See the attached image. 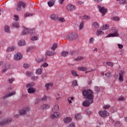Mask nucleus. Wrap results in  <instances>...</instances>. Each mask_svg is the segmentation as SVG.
<instances>
[{"instance_id":"nucleus-49","label":"nucleus","mask_w":127,"mask_h":127,"mask_svg":"<svg viewBox=\"0 0 127 127\" xmlns=\"http://www.w3.org/2000/svg\"><path fill=\"white\" fill-rule=\"evenodd\" d=\"M14 20H15V21H18V20L19 19V17L18 15H14Z\"/></svg>"},{"instance_id":"nucleus-50","label":"nucleus","mask_w":127,"mask_h":127,"mask_svg":"<svg viewBox=\"0 0 127 127\" xmlns=\"http://www.w3.org/2000/svg\"><path fill=\"white\" fill-rule=\"evenodd\" d=\"M95 90L96 92H97L98 93V92H100V87H99V86H95Z\"/></svg>"},{"instance_id":"nucleus-5","label":"nucleus","mask_w":127,"mask_h":127,"mask_svg":"<svg viewBox=\"0 0 127 127\" xmlns=\"http://www.w3.org/2000/svg\"><path fill=\"white\" fill-rule=\"evenodd\" d=\"M11 122H12V119L11 118L5 119L0 122V127H3V126H5V125H8V124H10Z\"/></svg>"},{"instance_id":"nucleus-57","label":"nucleus","mask_w":127,"mask_h":127,"mask_svg":"<svg viewBox=\"0 0 127 127\" xmlns=\"http://www.w3.org/2000/svg\"><path fill=\"white\" fill-rule=\"evenodd\" d=\"M106 77H110V76H112V73L111 72H107L105 74Z\"/></svg>"},{"instance_id":"nucleus-61","label":"nucleus","mask_w":127,"mask_h":127,"mask_svg":"<svg viewBox=\"0 0 127 127\" xmlns=\"http://www.w3.org/2000/svg\"><path fill=\"white\" fill-rule=\"evenodd\" d=\"M118 46L119 47V48H120V49H122L123 47H124V46H123V45H121L120 44H119L118 45Z\"/></svg>"},{"instance_id":"nucleus-1","label":"nucleus","mask_w":127,"mask_h":127,"mask_svg":"<svg viewBox=\"0 0 127 127\" xmlns=\"http://www.w3.org/2000/svg\"><path fill=\"white\" fill-rule=\"evenodd\" d=\"M82 95L85 99H94L93 91L90 89H84L82 90Z\"/></svg>"},{"instance_id":"nucleus-53","label":"nucleus","mask_w":127,"mask_h":127,"mask_svg":"<svg viewBox=\"0 0 127 127\" xmlns=\"http://www.w3.org/2000/svg\"><path fill=\"white\" fill-rule=\"evenodd\" d=\"M72 85L73 86H78V84H77V80L72 81Z\"/></svg>"},{"instance_id":"nucleus-48","label":"nucleus","mask_w":127,"mask_h":127,"mask_svg":"<svg viewBox=\"0 0 127 127\" xmlns=\"http://www.w3.org/2000/svg\"><path fill=\"white\" fill-rule=\"evenodd\" d=\"M41 67H44V68H46V67H48V64L45 63H44Z\"/></svg>"},{"instance_id":"nucleus-2","label":"nucleus","mask_w":127,"mask_h":127,"mask_svg":"<svg viewBox=\"0 0 127 127\" xmlns=\"http://www.w3.org/2000/svg\"><path fill=\"white\" fill-rule=\"evenodd\" d=\"M65 39L68 41H73L78 39V34L76 33L70 32L66 34Z\"/></svg>"},{"instance_id":"nucleus-22","label":"nucleus","mask_w":127,"mask_h":127,"mask_svg":"<svg viewBox=\"0 0 127 127\" xmlns=\"http://www.w3.org/2000/svg\"><path fill=\"white\" fill-rule=\"evenodd\" d=\"M42 70H43L42 68H38L36 70V74L37 75H41V74H42Z\"/></svg>"},{"instance_id":"nucleus-58","label":"nucleus","mask_w":127,"mask_h":127,"mask_svg":"<svg viewBox=\"0 0 127 127\" xmlns=\"http://www.w3.org/2000/svg\"><path fill=\"white\" fill-rule=\"evenodd\" d=\"M94 38H91L89 40V43L90 44H92V43H93V42L94 41Z\"/></svg>"},{"instance_id":"nucleus-4","label":"nucleus","mask_w":127,"mask_h":127,"mask_svg":"<svg viewBox=\"0 0 127 127\" xmlns=\"http://www.w3.org/2000/svg\"><path fill=\"white\" fill-rule=\"evenodd\" d=\"M112 32L113 33L109 34L107 37H118L119 34V31H118V30L116 29L115 28H112L111 29Z\"/></svg>"},{"instance_id":"nucleus-23","label":"nucleus","mask_w":127,"mask_h":127,"mask_svg":"<svg viewBox=\"0 0 127 127\" xmlns=\"http://www.w3.org/2000/svg\"><path fill=\"white\" fill-rule=\"evenodd\" d=\"M77 69L79 71H87V70H88V68L84 66L78 67Z\"/></svg>"},{"instance_id":"nucleus-37","label":"nucleus","mask_w":127,"mask_h":127,"mask_svg":"<svg viewBox=\"0 0 127 127\" xmlns=\"http://www.w3.org/2000/svg\"><path fill=\"white\" fill-rule=\"evenodd\" d=\"M57 48V44H54L51 48L52 50H53V51H55V49H56Z\"/></svg>"},{"instance_id":"nucleus-45","label":"nucleus","mask_w":127,"mask_h":127,"mask_svg":"<svg viewBox=\"0 0 127 127\" xmlns=\"http://www.w3.org/2000/svg\"><path fill=\"white\" fill-rule=\"evenodd\" d=\"M90 17L89 16L84 15L83 16V19H85V20H89L90 19Z\"/></svg>"},{"instance_id":"nucleus-59","label":"nucleus","mask_w":127,"mask_h":127,"mask_svg":"<svg viewBox=\"0 0 127 127\" xmlns=\"http://www.w3.org/2000/svg\"><path fill=\"white\" fill-rule=\"evenodd\" d=\"M23 67L24 68H28V67H29V65H28L27 64H23Z\"/></svg>"},{"instance_id":"nucleus-12","label":"nucleus","mask_w":127,"mask_h":127,"mask_svg":"<svg viewBox=\"0 0 127 127\" xmlns=\"http://www.w3.org/2000/svg\"><path fill=\"white\" fill-rule=\"evenodd\" d=\"M125 75V71L122 70L119 73V80L120 82H124V76Z\"/></svg>"},{"instance_id":"nucleus-17","label":"nucleus","mask_w":127,"mask_h":127,"mask_svg":"<svg viewBox=\"0 0 127 127\" xmlns=\"http://www.w3.org/2000/svg\"><path fill=\"white\" fill-rule=\"evenodd\" d=\"M28 93L29 94H33V93H35L36 89L33 87H29L28 89Z\"/></svg>"},{"instance_id":"nucleus-44","label":"nucleus","mask_w":127,"mask_h":127,"mask_svg":"<svg viewBox=\"0 0 127 127\" xmlns=\"http://www.w3.org/2000/svg\"><path fill=\"white\" fill-rule=\"evenodd\" d=\"M38 39V38H37V36H34L31 38V40H32V41H35L36 40H37Z\"/></svg>"},{"instance_id":"nucleus-32","label":"nucleus","mask_w":127,"mask_h":127,"mask_svg":"<svg viewBox=\"0 0 127 127\" xmlns=\"http://www.w3.org/2000/svg\"><path fill=\"white\" fill-rule=\"evenodd\" d=\"M109 25L106 24L105 26L104 25L103 27H101V30H106V29H109Z\"/></svg>"},{"instance_id":"nucleus-30","label":"nucleus","mask_w":127,"mask_h":127,"mask_svg":"<svg viewBox=\"0 0 127 127\" xmlns=\"http://www.w3.org/2000/svg\"><path fill=\"white\" fill-rule=\"evenodd\" d=\"M69 53L67 51H64L61 53V55L64 56V57H66V56H68Z\"/></svg>"},{"instance_id":"nucleus-42","label":"nucleus","mask_w":127,"mask_h":127,"mask_svg":"<svg viewBox=\"0 0 127 127\" xmlns=\"http://www.w3.org/2000/svg\"><path fill=\"white\" fill-rule=\"evenodd\" d=\"M120 4H127V0H121L120 1Z\"/></svg>"},{"instance_id":"nucleus-34","label":"nucleus","mask_w":127,"mask_h":127,"mask_svg":"<svg viewBox=\"0 0 127 127\" xmlns=\"http://www.w3.org/2000/svg\"><path fill=\"white\" fill-rule=\"evenodd\" d=\"M45 60H46V58H42L38 59L36 61L37 63H40V62H43V61H45Z\"/></svg>"},{"instance_id":"nucleus-35","label":"nucleus","mask_w":127,"mask_h":127,"mask_svg":"<svg viewBox=\"0 0 127 127\" xmlns=\"http://www.w3.org/2000/svg\"><path fill=\"white\" fill-rule=\"evenodd\" d=\"M14 49H15V47H12L8 48L6 50V51L7 52H10V51H13Z\"/></svg>"},{"instance_id":"nucleus-64","label":"nucleus","mask_w":127,"mask_h":127,"mask_svg":"<svg viewBox=\"0 0 127 127\" xmlns=\"http://www.w3.org/2000/svg\"><path fill=\"white\" fill-rule=\"evenodd\" d=\"M14 118H16V119H18L19 118V115L18 114H16L13 116Z\"/></svg>"},{"instance_id":"nucleus-8","label":"nucleus","mask_w":127,"mask_h":127,"mask_svg":"<svg viewBox=\"0 0 127 127\" xmlns=\"http://www.w3.org/2000/svg\"><path fill=\"white\" fill-rule=\"evenodd\" d=\"M98 114L101 118H106V117L109 115V113L105 110H101L99 112Z\"/></svg>"},{"instance_id":"nucleus-60","label":"nucleus","mask_w":127,"mask_h":127,"mask_svg":"<svg viewBox=\"0 0 127 127\" xmlns=\"http://www.w3.org/2000/svg\"><path fill=\"white\" fill-rule=\"evenodd\" d=\"M5 63H4V62H1V63H0V66H2H2H5Z\"/></svg>"},{"instance_id":"nucleus-16","label":"nucleus","mask_w":127,"mask_h":127,"mask_svg":"<svg viewBox=\"0 0 127 127\" xmlns=\"http://www.w3.org/2000/svg\"><path fill=\"white\" fill-rule=\"evenodd\" d=\"M50 17L53 20H56V21H58L59 19V17L54 14H51Z\"/></svg>"},{"instance_id":"nucleus-38","label":"nucleus","mask_w":127,"mask_h":127,"mask_svg":"<svg viewBox=\"0 0 127 127\" xmlns=\"http://www.w3.org/2000/svg\"><path fill=\"white\" fill-rule=\"evenodd\" d=\"M34 86V83H29L26 84V88H32Z\"/></svg>"},{"instance_id":"nucleus-31","label":"nucleus","mask_w":127,"mask_h":127,"mask_svg":"<svg viewBox=\"0 0 127 127\" xmlns=\"http://www.w3.org/2000/svg\"><path fill=\"white\" fill-rule=\"evenodd\" d=\"M18 45L20 46H22V45H25V41L23 40H20L18 43Z\"/></svg>"},{"instance_id":"nucleus-19","label":"nucleus","mask_w":127,"mask_h":127,"mask_svg":"<svg viewBox=\"0 0 127 127\" xmlns=\"http://www.w3.org/2000/svg\"><path fill=\"white\" fill-rule=\"evenodd\" d=\"M59 111V106L58 105H56L53 108V113H56Z\"/></svg>"},{"instance_id":"nucleus-54","label":"nucleus","mask_w":127,"mask_h":127,"mask_svg":"<svg viewBox=\"0 0 127 127\" xmlns=\"http://www.w3.org/2000/svg\"><path fill=\"white\" fill-rule=\"evenodd\" d=\"M13 81H14V78H11L8 79V82L9 84H12Z\"/></svg>"},{"instance_id":"nucleus-62","label":"nucleus","mask_w":127,"mask_h":127,"mask_svg":"<svg viewBox=\"0 0 127 127\" xmlns=\"http://www.w3.org/2000/svg\"><path fill=\"white\" fill-rule=\"evenodd\" d=\"M103 108L105 109H109L110 105H105Z\"/></svg>"},{"instance_id":"nucleus-51","label":"nucleus","mask_w":127,"mask_h":127,"mask_svg":"<svg viewBox=\"0 0 127 127\" xmlns=\"http://www.w3.org/2000/svg\"><path fill=\"white\" fill-rule=\"evenodd\" d=\"M37 79H38V76H35L32 77V80L33 81H36Z\"/></svg>"},{"instance_id":"nucleus-15","label":"nucleus","mask_w":127,"mask_h":127,"mask_svg":"<svg viewBox=\"0 0 127 127\" xmlns=\"http://www.w3.org/2000/svg\"><path fill=\"white\" fill-rule=\"evenodd\" d=\"M55 54H56V53H55V52L54 51H48L46 54V57L47 56V55H48L49 56H53V55H55Z\"/></svg>"},{"instance_id":"nucleus-9","label":"nucleus","mask_w":127,"mask_h":127,"mask_svg":"<svg viewBox=\"0 0 127 127\" xmlns=\"http://www.w3.org/2000/svg\"><path fill=\"white\" fill-rule=\"evenodd\" d=\"M98 8L99 9V11L102 13V16H104L105 14L107 13V9L105 8V7H103L100 5H98Z\"/></svg>"},{"instance_id":"nucleus-10","label":"nucleus","mask_w":127,"mask_h":127,"mask_svg":"<svg viewBox=\"0 0 127 127\" xmlns=\"http://www.w3.org/2000/svg\"><path fill=\"white\" fill-rule=\"evenodd\" d=\"M21 6L24 8V7H25V3L23 2H18L16 7L18 11H20V10H21Z\"/></svg>"},{"instance_id":"nucleus-14","label":"nucleus","mask_w":127,"mask_h":127,"mask_svg":"<svg viewBox=\"0 0 127 127\" xmlns=\"http://www.w3.org/2000/svg\"><path fill=\"white\" fill-rule=\"evenodd\" d=\"M13 95H15V91L11 92L8 94L2 96V98L4 99H7V98H9V97H11L12 96H13Z\"/></svg>"},{"instance_id":"nucleus-63","label":"nucleus","mask_w":127,"mask_h":127,"mask_svg":"<svg viewBox=\"0 0 127 127\" xmlns=\"http://www.w3.org/2000/svg\"><path fill=\"white\" fill-rule=\"evenodd\" d=\"M51 118H52V119H55V118H56V117H55V114H52V115H51Z\"/></svg>"},{"instance_id":"nucleus-29","label":"nucleus","mask_w":127,"mask_h":127,"mask_svg":"<svg viewBox=\"0 0 127 127\" xmlns=\"http://www.w3.org/2000/svg\"><path fill=\"white\" fill-rule=\"evenodd\" d=\"M52 87L53 86V83H49L45 84V87L47 88V90L48 91L49 90V86Z\"/></svg>"},{"instance_id":"nucleus-26","label":"nucleus","mask_w":127,"mask_h":127,"mask_svg":"<svg viewBox=\"0 0 127 127\" xmlns=\"http://www.w3.org/2000/svg\"><path fill=\"white\" fill-rule=\"evenodd\" d=\"M120 19H121L119 16H113L111 17V20L114 21H119Z\"/></svg>"},{"instance_id":"nucleus-3","label":"nucleus","mask_w":127,"mask_h":127,"mask_svg":"<svg viewBox=\"0 0 127 127\" xmlns=\"http://www.w3.org/2000/svg\"><path fill=\"white\" fill-rule=\"evenodd\" d=\"M23 30L21 33V35H27V34H34L35 33V28H33L31 29H29L25 27H22Z\"/></svg>"},{"instance_id":"nucleus-43","label":"nucleus","mask_w":127,"mask_h":127,"mask_svg":"<svg viewBox=\"0 0 127 127\" xmlns=\"http://www.w3.org/2000/svg\"><path fill=\"white\" fill-rule=\"evenodd\" d=\"M33 14L32 13H25L24 14L25 17H27L28 16H32Z\"/></svg>"},{"instance_id":"nucleus-7","label":"nucleus","mask_w":127,"mask_h":127,"mask_svg":"<svg viewBox=\"0 0 127 127\" xmlns=\"http://www.w3.org/2000/svg\"><path fill=\"white\" fill-rule=\"evenodd\" d=\"M87 100L84 101L82 103L83 107H89L91 104L93 103V99L86 98Z\"/></svg>"},{"instance_id":"nucleus-47","label":"nucleus","mask_w":127,"mask_h":127,"mask_svg":"<svg viewBox=\"0 0 127 127\" xmlns=\"http://www.w3.org/2000/svg\"><path fill=\"white\" fill-rule=\"evenodd\" d=\"M93 26L94 27H95V28H99V24H98V23L97 22H94L93 23Z\"/></svg>"},{"instance_id":"nucleus-13","label":"nucleus","mask_w":127,"mask_h":127,"mask_svg":"<svg viewBox=\"0 0 127 127\" xmlns=\"http://www.w3.org/2000/svg\"><path fill=\"white\" fill-rule=\"evenodd\" d=\"M15 60H20L22 58V55L19 53H17L14 56Z\"/></svg>"},{"instance_id":"nucleus-11","label":"nucleus","mask_w":127,"mask_h":127,"mask_svg":"<svg viewBox=\"0 0 127 127\" xmlns=\"http://www.w3.org/2000/svg\"><path fill=\"white\" fill-rule=\"evenodd\" d=\"M66 9L67 10H69V11H73V10L76 9V6L74 5L69 4L66 6Z\"/></svg>"},{"instance_id":"nucleus-27","label":"nucleus","mask_w":127,"mask_h":127,"mask_svg":"<svg viewBox=\"0 0 127 127\" xmlns=\"http://www.w3.org/2000/svg\"><path fill=\"white\" fill-rule=\"evenodd\" d=\"M3 68V69L2 70V73H4L6 72L7 70V69H8V66H7L6 64H5V65L2 66V67Z\"/></svg>"},{"instance_id":"nucleus-46","label":"nucleus","mask_w":127,"mask_h":127,"mask_svg":"<svg viewBox=\"0 0 127 127\" xmlns=\"http://www.w3.org/2000/svg\"><path fill=\"white\" fill-rule=\"evenodd\" d=\"M41 101H43V102H46V101H47V97L46 96H44L41 98Z\"/></svg>"},{"instance_id":"nucleus-56","label":"nucleus","mask_w":127,"mask_h":127,"mask_svg":"<svg viewBox=\"0 0 127 127\" xmlns=\"http://www.w3.org/2000/svg\"><path fill=\"white\" fill-rule=\"evenodd\" d=\"M59 21H61V22H65V19H64V18H60Z\"/></svg>"},{"instance_id":"nucleus-6","label":"nucleus","mask_w":127,"mask_h":127,"mask_svg":"<svg viewBox=\"0 0 127 127\" xmlns=\"http://www.w3.org/2000/svg\"><path fill=\"white\" fill-rule=\"evenodd\" d=\"M30 111V108L29 107H24L23 109L19 110L18 113L20 116H23L26 115L27 112Z\"/></svg>"},{"instance_id":"nucleus-18","label":"nucleus","mask_w":127,"mask_h":127,"mask_svg":"<svg viewBox=\"0 0 127 127\" xmlns=\"http://www.w3.org/2000/svg\"><path fill=\"white\" fill-rule=\"evenodd\" d=\"M50 108V106L47 104H43L40 106L41 110H48Z\"/></svg>"},{"instance_id":"nucleus-33","label":"nucleus","mask_w":127,"mask_h":127,"mask_svg":"<svg viewBox=\"0 0 127 127\" xmlns=\"http://www.w3.org/2000/svg\"><path fill=\"white\" fill-rule=\"evenodd\" d=\"M74 117L76 120H79V119H81V114L76 113V114H75Z\"/></svg>"},{"instance_id":"nucleus-20","label":"nucleus","mask_w":127,"mask_h":127,"mask_svg":"<svg viewBox=\"0 0 127 127\" xmlns=\"http://www.w3.org/2000/svg\"><path fill=\"white\" fill-rule=\"evenodd\" d=\"M55 3V0H50V1L48 2L49 6L51 7V6H53L54 4Z\"/></svg>"},{"instance_id":"nucleus-40","label":"nucleus","mask_w":127,"mask_h":127,"mask_svg":"<svg viewBox=\"0 0 127 127\" xmlns=\"http://www.w3.org/2000/svg\"><path fill=\"white\" fill-rule=\"evenodd\" d=\"M12 26H13V27H16V28H17L19 27V24H18V23H13Z\"/></svg>"},{"instance_id":"nucleus-41","label":"nucleus","mask_w":127,"mask_h":127,"mask_svg":"<svg viewBox=\"0 0 127 127\" xmlns=\"http://www.w3.org/2000/svg\"><path fill=\"white\" fill-rule=\"evenodd\" d=\"M83 27H84V22L83 21H82L80 23V24L79 25V30L83 29Z\"/></svg>"},{"instance_id":"nucleus-55","label":"nucleus","mask_w":127,"mask_h":127,"mask_svg":"<svg viewBox=\"0 0 127 127\" xmlns=\"http://www.w3.org/2000/svg\"><path fill=\"white\" fill-rule=\"evenodd\" d=\"M54 114H55V117L58 118L59 117V115H60V113L58 112H54Z\"/></svg>"},{"instance_id":"nucleus-21","label":"nucleus","mask_w":127,"mask_h":127,"mask_svg":"<svg viewBox=\"0 0 127 127\" xmlns=\"http://www.w3.org/2000/svg\"><path fill=\"white\" fill-rule=\"evenodd\" d=\"M71 121H72V119L69 117H67L64 119V121L65 124H69V123H70Z\"/></svg>"},{"instance_id":"nucleus-36","label":"nucleus","mask_w":127,"mask_h":127,"mask_svg":"<svg viewBox=\"0 0 127 127\" xmlns=\"http://www.w3.org/2000/svg\"><path fill=\"white\" fill-rule=\"evenodd\" d=\"M104 35V32L101 30H98L96 32V35L99 36V35Z\"/></svg>"},{"instance_id":"nucleus-39","label":"nucleus","mask_w":127,"mask_h":127,"mask_svg":"<svg viewBox=\"0 0 127 127\" xmlns=\"http://www.w3.org/2000/svg\"><path fill=\"white\" fill-rule=\"evenodd\" d=\"M106 65H108L110 67H113V66L115 65V64H114L113 63H111L110 62H108L106 63Z\"/></svg>"},{"instance_id":"nucleus-28","label":"nucleus","mask_w":127,"mask_h":127,"mask_svg":"<svg viewBox=\"0 0 127 127\" xmlns=\"http://www.w3.org/2000/svg\"><path fill=\"white\" fill-rule=\"evenodd\" d=\"M5 31V32H7L8 33H9L10 32V28H9V26L7 25H5L4 27Z\"/></svg>"},{"instance_id":"nucleus-24","label":"nucleus","mask_w":127,"mask_h":127,"mask_svg":"<svg viewBox=\"0 0 127 127\" xmlns=\"http://www.w3.org/2000/svg\"><path fill=\"white\" fill-rule=\"evenodd\" d=\"M71 73L74 77H78L79 76V74H78V73H77V71L75 70H72L71 71Z\"/></svg>"},{"instance_id":"nucleus-52","label":"nucleus","mask_w":127,"mask_h":127,"mask_svg":"<svg viewBox=\"0 0 127 127\" xmlns=\"http://www.w3.org/2000/svg\"><path fill=\"white\" fill-rule=\"evenodd\" d=\"M120 125H121V122L117 121L115 123V127H120Z\"/></svg>"},{"instance_id":"nucleus-25","label":"nucleus","mask_w":127,"mask_h":127,"mask_svg":"<svg viewBox=\"0 0 127 127\" xmlns=\"http://www.w3.org/2000/svg\"><path fill=\"white\" fill-rule=\"evenodd\" d=\"M84 59V57L83 56H79L76 58L74 59V61H81Z\"/></svg>"}]
</instances>
